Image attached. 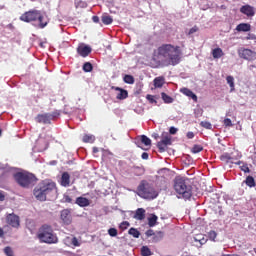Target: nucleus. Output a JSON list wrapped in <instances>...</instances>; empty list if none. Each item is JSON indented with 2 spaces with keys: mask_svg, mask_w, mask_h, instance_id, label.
<instances>
[{
  "mask_svg": "<svg viewBox=\"0 0 256 256\" xmlns=\"http://www.w3.org/2000/svg\"><path fill=\"white\" fill-rule=\"evenodd\" d=\"M182 56L181 46L173 44H161L153 53L154 59L161 61L162 65L166 67H169V65H172V67L179 65Z\"/></svg>",
  "mask_w": 256,
  "mask_h": 256,
  "instance_id": "nucleus-1",
  "label": "nucleus"
},
{
  "mask_svg": "<svg viewBox=\"0 0 256 256\" xmlns=\"http://www.w3.org/2000/svg\"><path fill=\"white\" fill-rule=\"evenodd\" d=\"M57 190V184L52 180H43L33 189V195L37 201L45 202L47 197Z\"/></svg>",
  "mask_w": 256,
  "mask_h": 256,
  "instance_id": "nucleus-2",
  "label": "nucleus"
},
{
  "mask_svg": "<svg viewBox=\"0 0 256 256\" xmlns=\"http://www.w3.org/2000/svg\"><path fill=\"white\" fill-rule=\"evenodd\" d=\"M37 237L41 243H47L48 245L59 243V238L53 231V226L48 224H43L39 228Z\"/></svg>",
  "mask_w": 256,
  "mask_h": 256,
  "instance_id": "nucleus-3",
  "label": "nucleus"
},
{
  "mask_svg": "<svg viewBox=\"0 0 256 256\" xmlns=\"http://www.w3.org/2000/svg\"><path fill=\"white\" fill-rule=\"evenodd\" d=\"M174 190L183 199H191L193 196V187L189 185L185 177L177 176L174 179Z\"/></svg>",
  "mask_w": 256,
  "mask_h": 256,
  "instance_id": "nucleus-4",
  "label": "nucleus"
},
{
  "mask_svg": "<svg viewBox=\"0 0 256 256\" xmlns=\"http://www.w3.org/2000/svg\"><path fill=\"white\" fill-rule=\"evenodd\" d=\"M14 179L20 187H23V189H29V187H33V185L37 183V176L27 171L16 172L14 174Z\"/></svg>",
  "mask_w": 256,
  "mask_h": 256,
  "instance_id": "nucleus-5",
  "label": "nucleus"
},
{
  "mask_svg": "<svg viewBox=\"0 0 256 256\" xmlns=\"http://www.w3.org/2000/svg\"><path fill=\"white\" fill-rule=\"evenodd\" d=\"M137 194L142 199H157L159 197V192L155 190L153 185H151L146 180H142L137 187Z\"/></svg>",
  "mask_w": 256,
  "mask_h": 256,
  "instance_id": "nucleus-6",
  "label": "nucleus"
},
{
  "mask_svg": "<svg viewBox=\"0 0 256 256\" xmlns=\"http://www.w3.org/2000/svg\"><path fill=\"white\" fill-rule=\"evenodd\" d=\"M37 19H41V11L35 9L29 10L20 16V21L24 23H31L37 21Z\"/></svg>",
  "mask_w": 256,
  "mask_h": 256,
  "instance_id": "nucleus-7",
  "label": "nucleus"
},
{
  "mask_svg": "<svg viewBox=\"0 0 256 256\" xmlns=\"http://www.w3.org/2000/svg\"><path fill=\"white\" fill-rule=\"evenodd\" d=\"M238 55L240 59H245L246 61H255L256 59V52L247 48H240Z\"/></svg>",
  "mask_w": 256,
  "mask_h": 256,
  "instance_id": "nucleus-8",
  "label": "nucleus"
},
{
  "mask_svg": "<svg viewBox=\"0 0 256 256\" xmlns=\"http://www.w3.org/2000/svg\"><path fill=\"white\" fill-rule=\"evenodd\" d=\"M56 115H59V113L54 112L53 114H39L36 117L37 123H43L44 125H49L51 123L52 119H55Z\"/></svg>",
  "mask_w": 256,
  "mask_h": 256,
  "instance_id": "nucleus-9",
  "label": "nucleus"
},
{
  "mask_svg": "<svg viewBox=\"0 0 256 256\" xmlns=\"http://www.w3.org/2000/svg\"><path fill=\"white\" fill-rule=\"evenodd\" d=\"M60 219L63 225H71V223H73V216H71V209H63L60 212Z\"/></svg>",
  "mask_w": 256,
  "mask_h": 256,
  "instance_id": "nucleus-10",
  "label": "nucleus"
},
{
  "mask_svg": "<svg viewBox=\"0 0 256 256\" xmlns=\"http://www.w3.org/2000/svg\"><path fill=\"white\" fill-rule=\"evenodd\" d=\"M171 136L166 135L162 138L161 141L157 143V148L159 150V153H165L167 151V146L171 145Z\"/></svg>",
  "mask_w": 256,
  "mask_h": 256,
  "instance_id": "nucleus-11",
  "label": "nucleus"
},
{
  "mask_svg": "<svg viewBox=\"0 0 256 256\" xmlns=\"http://www.w3.org/2000/svg\"><path fill=\"white\" fill-rule=\"evenodd\" d=\"M64 244L67 247H72V248L81 247V241H79V239H77V237L73 235H70L64 238Z\"/></svg>",
  "mask_w": 256,
  "mask_h": 256,
  "instance_id": "nucleus-12",
  "label": "nucleus"
},
{
  "mask_svg": "<svg viewBox=\"0 0 256 256\" xmlns=\"http://www.w3.org/2000/svg\"><path fill=\"white\" fill-rule=\"evenodd\" d=\"M6 223H8L10 227H14L15 229H17V227H19L20 225L19 216L15 213L8 214L6 216Z\"/></svg>",
  "mask_w": 256,
  "mask_h": 256,
  "instance_id": "nucleus-13",
  "label": "nucleus"
},
{
  "mask_svg": "<svg viewBox=\"0 0 256 256\" xmlns=\"http://www.w3.org/2000/svg\"><path fill=\"white\" fill-rule=\"evenodd\" d=\"M111 89L113 91L118 92L116 94V99H118L119 101H123V100L127 99V97H129V92L121 87L112 86Z\"/></svg>",
  "mask_w": 256,
  "mask_h": 256,
  "instance_id": "nucleus-14",
  "label": "nucleus"
},
{
  "mask_svg": "<svg viewBox=\"0 0 256 256\" xmlns=\"http://www.w3.org/2000/svg\"><path fill=\"white\" fill-rule=\"evenodd\" d=\"M92 49L90 46L81 43L77 47V53L80 55V57H89V54L91 53Z\"/></svg>",
  "mask_w": 256,
  "mask_h": 256,
  "instance_id": "nucleus-15",
  "label": "nucleus"
},
{
  "mask_svg": "<svg viewBox=\"0 0 256 256\" xmlns=\"http://www.w3.org/2000/svg\"><path fill=\"white\" fill-rule=\"evenodd\" d=\"M240 13L246 15V17H255V7L246 4L240 8Z\"/></svg>",
  "mask_w": 256,
  "mask_h": 256,
  "instance_id": "nucleus-16",
  "label": "nucleus"
},
{
  "mask_svg": "<svg viewBox=\"0 0 256 256\" xmlns=\"http://www.w3.org/2000/svg\"><path fill=\"white\" fill-rule=\"evenodd\" d=\"M60 185L62 187H69L71 185V175H69V172H64L62 174Z\"/></svg>",
  "mask_w": 256,
  "mask_h": 256,
  "instance_id": "nucleus-17",
  "label": "nucleus"
},
{
  "mask_svg": "<svg viewBox=\"0 0 256 256\" xmlns=\"http://www.w3.org/2000/svg\"><path fill=\"white\" fill-rule=\"evenodd\" d=\"M236 31H238L239 33H241V32L247 33L249 31H251V24H249V23H240L236 26Z\"/></svg>",
  "mask_w": 256,
  "mask_h": 256,
  "instance_id": "nucleus-18",
  "label": "nucleus"
},
{
  "mask_svg": "<svg viewBox=\"0 0 256 256\" xmlns=\"http://www.w3.org/2000/svg\"><path fill=\"white\" fill-rule=\"evenodd\" d=\"M75 203L79 207H89L91 205V202L89 201V199H87L85 197H81V196L76 198Z\"/></svg>",
  "mask_w": 256,
  "mask_h": 256,
  "instance_id": "nucleus-19",
  "label": "nucleus"
},
{
  "mask_svg": "<svg viewBox=\"0 0 256 256\" xmlns=\"http://www.w3.org/2000/svg\"><path fill=\"white\" fill-rule=\"evenodd\" d=\"M181 93H183V95H186V97H190L191 99H193L195 101V103H197V95L195 93H193L191 91V89L189 88H181Z\"/></svg>",
  "mask_w": 256,
  "mask_h": 256,
  "instance_id": "nucleus-20",
  "label": "nucleus"
},
{
  "mask_svg": "<svg viewBox=\"0 0 256 256\" xmlns=\"http://www.w3.org/2000/svg\"><path fill=\"white\" fill-rule=\"evenodd\" d=\"M153 83L156 89H161L165 85V78L163 76L156 77Z\"/></svg>",
  "mask_w": 256,
  "mask_h": 256,
  "instance_id": "nucleus-21",
  "label": "nucleus"
},
{
  "mask_svg": "<svg viewBox=\"0 0 256 256\" xmlns=\"http://www.w3.org/2000/svg\"><path fill=\"white\" fill-rule=\"evenodd\" d=\"M134 219H137V221H143V219H145V209L138 208L134 214Z\"/></svg>",
  "mask_w": 256,
  "mask_h": 256,
  "instance_id": "nucleus-22",
  "label": "nucleus"
},
{
  "mask_svg": "<svg viewBox=\"0 0 256 256\" xmlns=\"http://www.w3.org/2000/svg\"><path fill=\"white\" fill-rule=\"evenodd\" d=\"M165 236V234L163 233V231H158L156 233H154L151 242L152 243H159V241L163 240V237Z\"/></svg>",
  "mask_w": 256,
  "mask_h": 256,
  "instance_id": "nucleus-23",
  "label": "nucleus"
},
{
  "mask_svg": "<svg viewBox=\"0 0 256 256\" xmlns=\"http://www.w3.org/2000/svg\"><path fill=\"white\" fill-rule=\"evenodd\" d=\"M194 241L195 243H199V245H205V243H207V237H205L203 234H197L194 237Z\"/></svg>",
  "mask_w": 256,
  "mask_h": 256,
  "instance_id": "nucleus-24",
  "label": "nucleus"
},
{
  "mask_svg": "<svg viewBox=\"0 0 256 256\" xmlns=\"http://www.w3.org/2000/svg\"><path fill=\"white\" fill-rule=\"evenodd\" d=\"M225 54L223 53V49L215 48L212 50V56L214 59H221Z\"/></svg>",
  "mask_w": 256,
  "mask_h": 256,
  "instance_id": "nucleus-25",
  "label": "nucleus"
},
{
  "mask_svg": "<svg viewBox=\"0 0 256 256\" xmlns=\"http://www.w3.org/2000/svg\"><path fill=\"white\" fill-rule=\"evenodd\" d=\"M235 165H239L241 171H243L244 173H251V170L249 169V165H247V163L243 161H238L235 162Z\"/></svg>",
  "mask_w": 256,
  "mask_h": 256,
  "instance_id": "nucleus-26",
  "label": "nucleus"
},
{
  "mask_svg": "<svg viewBox=\"0 0 256 256\" xmlns=\"http://www.w3.org/2000/svg\"><path fill=\"white\" fill-rule=\"evenodd\" d=\"M101 21L104 25H111L113 23V17L109 16V14H103Z\"/></svg>",
  "mask_w": 256,
  "mask_h": 256,
  "instance_id": "nucleus-27",
  "label": "nucleus"
},
{
  "mask_svg": "<svg viewBox=\"0 0 256 256\" xmlns=\"http://www.w3.org/2000/svg\"><path fill=\"white\" fill-rule=\"evenodd\" d=\"M244 183L247 185V187L253 188L256 186L255 178L253 176H247Z\"/></svg>",
  "mask_w": 256,
  "mask_h": 256,
  "instance_id": "nucleus-28",
  "label": "nucleus"
},
{
  "mask_svg": "<svg viewBox=\"0 0 256 256\" xmlns=\"http://www.w3.org/2000/svg\"><path fill=\"white\" fill-rule=\"evenodd\" d=\"M37 21H39V28L45 29L47 25L49 24V20H45V17H43V14H41V18H38Z\"/></svg>",
  "mask_w": 256,
  "mask_h": 256,
  "instance_id": "nucleus-29",
  "label": "nucleus"
},
{
  "mask_svg": "<svg viewBox=\"0 0 256 256\" xmlns=\"http://www.w3.org/2000/svg\"><path fill=\"white\" fill-rule=\"evenodd\" d=\"M157 215L152 214L151 217L148 218L149 227H155L157 225Z\"/></svg>",
  "mask_w": 256,
  "mask_h": 256,
  "instance_id": "nucleus-30",
  "label": "nucleus"
},
{
  "mask_svg": "<svg viewBox=\"0 0 256 256\" xmlns=\"http://www.w3.org/2000/svg\"><path fill=\"white\" fill-rule=\"evenodd\" d=\"M82 141L84 143H95V136L94 135H89L85 134L82 138Z\"/></svg>",
  "mask_w": 256,
  "mask_h": 256,
  "instance_id": "nucleus-31",
  "label": "nucleus"
},
{
  "mask_svg": "<svg viewBox=\"0 0 256 256\" xmlns=\"http://www.w3.org/2000/svg\"><path fill=\"white\" fill-rule=\"evenodd\" d=\"M129 235H132L135 239H139L141 237V232L137 230L136 228H130L128 231Z\"/></svg>",
  "mask_w": 256,
  "mask_h": 256,
  "instance_id": "nucleus-32",
  "label": "nucleus"
},
{
  "mask_svg": "<svg viewBox=\"0 0 256 256\" xmlns=\"http://www.w3.org/2000/svg\"><path fill=\"white\" fill-rule=\"evenodd\" d=\"M123 81L128 85H133V83H135V78L129 74H126L123 78Z\"/></svg>",
  "mask_w": 256,
  "mask_h": 256,
  "instance_id": "nucleus-33",
  "label": "nucleus"
},
{
  "mask_svg": "<svg viewBox=\"0 0 256 256\" xmlns=\"http://www.w3.org/2000/svg\"><path fill=\"white\" fill-rule=\"evenodd\" d=\"M226 81L230 85L231 91H235V78L233 76H227Z\"/></svg>",
  "mask_w": 256,
  "mask_h": 256,
  "instance_id": "nucleus-34",
  "label": "nucleus"
},
{
  "mask_svg": "<svg viewBox=\"0 0 256 256\" xmlns=\"http://www.w3.org/2000/svg\"><path fill=\"white\" fill-rule=\"evenodd\" d=\"M161 97H162V100L164 101V103H167V104L173 103V98L171 96L167 95V93L162 92Z\"/></svg>",
  "mask_w": 256,
  "mask_h": 256,
  "instance_id": "nucleus-35",
  "label": "nucleus"
},
{
  "mask_svg": "<svg viewBox=\"0 0 256 256\" xmlns=\"http://www.w3.org/2000/svg\"><path fill=\"white\" fill-rule=\"evenodd\" d=\"M83 71H85V73H91V71H93V64L85 62L83 65Z\"/></svg>",
  "mask_w": 256,
  "mask_h": 256,
  "instance_id": "nucleus-36",
  "label": "nucleus"
},
{
  "mask_svg": "<svg viewBox=\"0 0 256 256\" xmlns=\"http://www.w3.org/2000/svg\"><path fill=\"white\" fill-rule=\"evenodd\" d=\"M141 255L142 256H151V255H153V253L151 252V249H149L147 246H142Z\"/></svg>",
  "mask_w": 256,
  "mask_h": 256,
  "instance_id": "nucleus-37",
  "label": "nucleus"
},
{
  "mask_svg": "<svg viewBox=\"0 0 256 256\" xmlns=\"http://www.w3.org/2000/svg\"><path fill=\"white\" fill-rule=\"evenodd\" d=\"M141 143H143V145L146 147H151V140L146 135L141 136Z\"/></svg>",
  "mask_w": 256,
  "mask_h": 256,
  "instance_id": "nucleus-38",
  "label": "nucleus"
},
{
  "mask_svg": "<svg viewBox=\"0 0 256 256\" xmlns=\"http://www.w3.org/2000/svg\"><path fill=\"white\" fill-rule=\"evenodd\" d=\"M192 153L197 154V153H201V151H203V146L195 144L192 149H191Z\"/></svg>",
  "mask_w": 256,
  "mask_h": 256,
  "instance_id": "nucleus-39",
  "label": "nucleus"
},
{
  "mask_svg": "<svg viewBox=\"0 0 256 256\" xmlns=\"http://www.w3.org/2000/svg\"><path fill=\"white\" fill-rule=\"evenodd\" d=\"M108 235H110V237H117L118 235L117 228L108 229Z\"/></svg>",
  "mask_w": 256,
  "mask_h": 256,
  "instance_id": "nucleus-40",
  "label": "nucleus"
},
{
  "mask_svg": "<svg viewBox=\"0 0 256 256\" xmlns=\"http://www.w3.org/2000/svg\"><path fill=\"white\" fill-rule=\"evenodd\" d=\"M208 237H209L210 241H215V239H217V232H215V230H211L208 233Z\"/></svg>",
  "mask_w": 256,
  "mask_h": 256,
  "instance_id": "nucleus-41",
  "label": "nucleus"
},
{
  "mask_svg": "<svg viewBox=\"0 0 256 256\" xmlns=\"http://www.w3.org/2000/svg\"><path fill=\"white\" fill-rule=\"evenodd\" d=\"M4 253L7 256H14L13 249L9 246L4 248Z\"/></svg>",
  "mask_w": 256,
  "mask_h": 256,
  "instance_id": "nucleus-42",
  "label": "nucleus"
},
{
  "mask_svg": "<svg viewBox=\"0 0 256 256\" xmlns=\"http://www.w3.org/2000/svg\"><path fill=\"white\" fill-rule=\"evenodd\" d=\"M63 203H73V198H71V196H69L68 194H64Z\"/></svg>",
  "mask_w": 256,
  "mask_h": 256,
  "instance_id": "nucleus-43",
  "label": "nucleus"
},
{
  "mask_svg": "<svg viewBox=\"0 0 256 256\" xmlns=\"http://www.w3.org/2000/svg\"><path fill=\"white\" fill-rule=\"evenodd\" d=\"M147 101H149V103H155V105H157V100H155V96L148 94L146 96Z\"/></svg>",
  "mask_w": 256,
  "mask_h": 256,
  "instance_id": "nucleus-44",
  "label": "nucleus"
},
{
  "mask_svg": "<svg viewBox=\"0 0 256 256\" xmlns=\"http://www.w3.org/2000/svg\"><path fill=\"white\" fill-rule=\"evenodd\" d=\"M201 127H204V129H211L212 125L210 124V122L207 121H202L200 123Z\"/></svg>",
  "mask_w": 256,
  "mask_h": 256,
  "instance_id": "nucleus-45",
  "label": "nucleus"
},
{
  "mask_svg": "<svg viewBox=\"0 0 256 256\" xmlns=\"http://www.w3.org/2000/svg\"><path fill=\"white\" fill-rule=\"evenodd\" d=\"M223 123L225 127H233V122L229 118H225Z\"/></svg>",
  "mask_w": 256,
  "mask_h": 256,
  "instance_id": "nucleus-46",
  "label": "nucleus"
},
{
  "mask_svg": "<svg viewBox=\"0 0 256 256\" xmlns=\"http://www.w3.org/2000/svg\"><path fill=\"white\" fill-rule=\"evenodd\" d=\"M221 161H230L231 156H229V154H224L222 156H220Z\"/></svg>",
  "mask_w": 256,
  "mask_h": 256,
  "instance_id": "nucleus-47",
  "label": "nucleus"
},
{
  "mask_svg": "<svg viewBox=\"0 0 256 256\" xmlns=\"http://www.w3.org/2000/svg\"><path fill=\"white\" fill-rule=\"evenodd\" d=\"M146 237H153L155 235V231L153 229H149L145 233Z\"/></svg>",
  "mask_w": 256,
  "mask_h": 256,
  "instance_id": "nucleus-48",
  "label": "nucleus"
},
{
  "mask_svg": "<svg viewBox=\"0 0 256 256\" xmlns=\"http://www.w3.org/2000/svg\"><path fill=\"white\" fill-rule=\"evenodd\" d=\"M197 31H199V28L197 26H194L189 30L188 34L193 35V33H197Z\"/></svg>",
  "mask_w": 256,
  "mask_h": 256,
  "instance_id": "nucleus-49",
  "label": "nucleus"
},
{
  "mask_svg": "<svg viewBox=\"0 0 256 256\" xmlns=\"http://www.w3.org/2000/svg\"><path fill=\"white\" fill-rule=\"evenodd\" d=\"M128 227H129V222H127V221H124V222H122V223L120 224V229L125 230V229H127Z\"/></svg>",
  "mask_w": 256,
  "mask_h": 256,
  "instance_id": "nucleus-50",
  "label": "nucleus"
},
{
  "mask_svg": "<svg viewBox=\"0 0 256 256\" xmlns=\"http://www.w3.org/2000/svg\"><path fill=\"white\" fill-rule=\"evenodd\" d=\"M169 133H170V135H175V134H177V128H175V127H170V129H169Z\"/></svg>",
  "mask_w": 256,
  "mask_h": 256,
  "instance_id": "nucleus-51",
  "label": "nucleus"
},
{
  "mask_svg": "<svg viewBox=\"0 0 256 256\" xmlns=\"http://www.w3.org/2000/svg\"><path fill=\"white\" fill-rule=\"evenodd\" d=\"M136 169L139 172L137 175H143V173H145V170L141 167H136Z\"/></svg>",
  "mask_w": 256,
  "mask_h": 256,
  "instance_id": "nucleus-52",
  "label": "nucleus"
},
{
  "mask_svg": "<svg viewBox=\"0 0 256 256\" xmlns=\"http://www.w3.org/2000/svg\"><path fill=\"white\" fill-rule=\"evenodd\" d=\"M141 157H142V159L147 160V159H149V153L144 152V153H142Z\"/></svg>",
  "mask_w": 256,
  "mask_h": 256,
  "instance_id": "nucleus-53",
  "label": "nucleus"
},
{
  "mask_svg": "<svg viewBox=\"0 0 256 256\" xmlns=\"http://www.w3.org/2000/svg\"><path fill=\"white\" fill-rule=\"evenodd\" d=\"M187 137L188 139H193V137H195V134L193 132H188Z\"/></svg>",
  "mask_w": 256,
  "mask_h": 256,
  "instance_id": "nucleus-54",
  "label": "nucleus"
},
{
  "mask_svg": "<svg viewBox=\"0 0 256 256\" xmlns=\"http://www.w3.org/2000/svg\"><path fill=\"white\" fill-rule=\"evenodd\" d=\"M92 21H93L94 23H99V16H93V17H92Z\"/></svg>",
  "mask_w": 256,
  "mask_h": 256,
  "instance_id": "nucleus-55",
  "label": "nucleus"
},
{
  "mask_svg": "<svg viewBox=\"0 0 256 256\" xmlns=\"http://www.w3.org/2000/svg\"><path fill=\"white\" fill-rule=\"evenodd\" d=\"M0 201H5V194L0 192Z\"/></svg>",
  "mask_w": 256,
  "mask_h": 256,
  "instance_id": "nucleus-56",
  "label": "nucleus"
},
{
  "mask_svg": "<svg viewBox=\"0 0 256 256\" xmlns=\"http://www.w3.org/2000/svg\"><path fill=\"white\" fill-rule=\"evenodd\" d=\"M93 153H99V148L94 147V148H93Z\"/></svg>",
  "mask_w": 256,
  "mask_h": 256,
  "instance_id": "nucleus-57",
  "label": "nucleus"
},
{
  "mask_svg": "<svg viewBox=\"0 0 256 256\" xmlns=\"http://www.w3.org/2000/svg\"><path fill=\"white\" fill-rule=\"evenodd\" d=\"M154 137H155V139H157L158 135L156 134Z\"/></svg>",
  "mask_w": 256,
  "mask_h": 256,
  "instance_id": "nucleus-58",
  "label": "nucleus"
}]
</instances>
